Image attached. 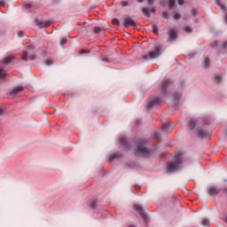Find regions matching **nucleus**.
Here are the masks:
<instances>
[{"label": "nucleus", "mask_w": 227, "mask_h": 227, "mask_svg": "<svg viewBox=\"0 0 227 227\" xmlns=\"http://www.w3.org/2000/svg\"><path fill=\"white\" fill-rule=\"evenodd\" d=\"M160 46H155L154 51H149L148 54L144 57L145 59H155V58H159V56H160Z\"/></svg>", "instance_id": "obj_2"}, {"label": "nucleus", "mask_w": 227, "mask_h": 227, "mask_svg": "<svg viewBox=\"0 0 227 227\" xmlns=\"http://www.w3.org/2000/svg\"><path fill=\"white\" fill-rule=\"evenodd\" d=\"M216 4L220 6L221 10H226V6L223 4L222 0H216Z\"/></svg>", "instance_id": "obj_14"}, {"label": "nucleus", "mask_w": 227, "mask_h": 227, "mask_svg": "<svg viewBox=\"0 0 227 227\" xmlns=\"http://www.w3.org/2000/svg\"><path fill=\"white\" fill-rule=\"evenodd\" d=\"M153 33L157 34V26L155 25L153 26Z\"/></svg>", "instance_id": "obj_31"}, {"label": "nucleus", "mask_w": 227, "mask_h": 227, "mask_svg": "<svg viewBox=\"0 0 227 227\" xmlns=\"http://www.w3.org/2000/svg\"><path fill=\"white\" fill-rule=\"evenodd\" d=\"M112 24H114V26H119L120 25V20H118V19H114L112 20Z\"/></svg>", "instance_id": "obj_19"}, {"label": "nucleus", "mask_w": 227, "mask_h": 227, "mask_svg": "<svg viewBox=\"0 0 227 227\" xmlns=\"http://www.w3.org/2000/svg\"><path fill=\"white\" fill-rule=\"evenodd\" d=\"M204 67H205V68H207V67H210V59L209 58L204 59Z\"/></svg>", "instance_id": "obj_15"}, {"label": "nucleus", "mask_w": 227, "mask_h": 227, "mask_svg": "<svg viewBox=\"0 0 227 227\" xmlns=\"http://www.w3.org/2000/svg\"><path fill=\"white\" fill-rule=\"evenodd\" d=\"M135 210H137V212H138L140 214V215L143 217V219L145 221L148 220V215L145 213V211H143V207H141V205L139 204H136L134 206Z\"/></svg>", "instance_id": "obj_3"}, {"label": "nucleus", "mask_w": 227, "mask_h": 227, "mask_svg": "<svg viewBox=\"0 0 227 227\" xmlns=\"http://www.w3.org/2000/svg\"><path fill=\"white\" fill-rule=\"evenodd\" d=\"M90 207H92V208L95 207V202H92L91 204H90Z\"/></svg>", "instance_id": "obj_38"}, {"label": "nucleus", "mask_w": 227, "mask_h": 227, "mask_svg": "<svg viewBox=\"0 0 227 227\" xmlns=\"http://www.w3.org/2000/svg\"><path fill=\"white\" fill-rule=\"evenodd\" d=\"M166 127L168 126H163L162 130H166Z\"/></svg>", "instance_id": "obj_41"}, {"label": "nucleus", "mask_w": 227, "mask_h": 227, "mask_svg": "<svg viewBox=\"0 0 227 227\" xmlns=\"http://www.w3.org/2000/svg\"><path fill=\"white\" fill-rule=\"evenodd\" d=\"M177 3L178 4H184V0H178Z\"/></svg>", "instance_id": "obj_35"}, {"label": "nucleus", "mask_w": 227, "mask_h": 227, "mask_svg": "<svg viewBox=\"0 0 227 227\" xmlns=\"http://www.w3.org/2000/svg\"><path fill=\"white\" fill-rule=\"evenodd\" d=\"M28 49H35V46L29 45V46H28Z\"/></svg>", "instance_id": "obj_37"}, {"label": "nucleus", "mask_w": 227, "mask_h": 227, "mask_svg": "<svg viewBox=\"0 0 227 227\" xmlns=\"http://www.w3.org/2000/svg\"><path fill=\"white\" fill-rule=\"evenodd\" d=\"M114 159H116V155H114Z\"/></svg>", "instance_id": "obj_44"}, {"label": "nucleus", "mask_w": 227, "mask_h": 227, "mask_svg": "<svg viewBox=\"0 0 227 227\" xmlns=\"http://www.w3.org/2000/svg\"><path fill=\"white\" fill-rule=\"evenodd\" d=\"M197 13H198V10H196V9L192 10V14L193 16H196Z\"/></svg>", "instance_id": "obj_30"}, {"label": "nucleus", "mask_w": 227, "mask_h": 227, "mask_svg": "<svg viewBox=\"0 0 227 227\" xmlns=\"http://www.w3.org/2000/svg\"><path fill=\"white\" fill-rule=\"evenodd\" d=\"M121 4H122V6H127L128 3L127 2H122Z\"/></svg>", "instance_id": "obj_36"}, {"label": "nucleus", "mask_w": 227, "mask_h": 227, "mask_svg": "<svg viewBox=\"0 0 227 227\" xmlns=\"http://www.w3.org/2000/svg\"><path fill=\"white\" fill-rule=\"evenodd\" d=\"M18 36H24V31L18 32Z\"/></svg>", "instance_id": "obj_33"}, {"label": "nucleus", "mask_w": 227, "mask_h": 227, "mask_svg": "<svg viewBox=\"0 0 227 227\" xmlns=\"http://www.w3.org/2000/svg\"><path fill=\"white\" fill-rule=\"evenodd\" d=\"M2 114H4V112L2 109H0V116H2Z\"/></svg>", "instance_id": "obj_39"}, {"label": "nucleus", "mask_w": 227, "mask_h": 227, "mask_svg": "<svg viewBox=\"0 0 227 227\" xmlns=\"http://www.w3.org/2000/svg\"><path fill=\"white\" fill-rule=\"evenodd\" d=\"M100 31H104V28L100 27H97L94 28V33H100Z\"/></svg>", "instance_id": "obj_20"}, {"label": "nucleus", "mask_w": 227, "mask_h": 227, "mask_svg": "<svg viewBox=\"0 0 227 227\" xmlns=\"http://www.w3.org/2000/svg\"><path fill=\"white\" fill-rule=\"evenodd\" d=\"M184 31H185V33H192V28H191L190 27H184Z\"/></svg>", "instance_id": "obj_24"}, {"label": "nucleus", "mask_w": 227, "mask_h": 227, "mask_svg": "<svg viewBox=\"0 0 227 227\" xmlns=\"http://www.w3.org/2000/svg\"><path fill=\"white\" fill-rule=\"evenodd\" d=\"M183 162L182 153H177L175 156V160L167 164L168 172L173 173V171H177V169H180Z\"/></svg>", "instance_id": "obj_1"}, {"label": "nucleus", "mask_w": 227, "mask_h": 227, "mask_svg": "<svg viewBox=\"0 0 227 227\" xmlns=\"http://www.w3.org/2000/svg\"><path fill=\"white\" fill-rule=\"evenodd\" d=\"M207 193L209 194V196H215L219 194V191L215 187H210L207 189Z\"/></svg>", "instance_id": "obj_7"}, {"label": "nucleus", "mask_w": 227, "mask_h": 227, "mask_svg": "<svg viewBox=\"0 0 227 227\" xmlns=\"http://www.w3.org/2000/svg\"><path fill=\"white\" fill-rule=\"evenodd\" d=\"M174 19H175L176 20H178V19H180V13H178V12H174Z\"/></svg>", "instance_id": "obj_23"}, {"label": "nucleus", "mask_w": 227, "mask_h": 227, "mask_svg": "<svg viewBox=\"0 0 227 227\" xmlns=\"http://www.w3.org/2000/svg\"><path fill=\"white\" fill-rule=\"evenodd\" d=\"M152 12H153V9H152Z\"/></svg>", "instance_id": "obj_46"}, {"label": "nucleus", "mask_w": 227, "mask_h": 227, "mask_svg": "<svg viewBox=\"0 0 227 227\" xmlns=\"http://www.w3.org/2000/svg\"><path fill=\"white\" fill-rule=\"evenodd\" d=\"M129 227H134V225H130Z\"/></svg>", "instance_id": "obj_45"}, {"label": "nucleus", "mask_w": 227, "mask_h": 227, "mask_svg": "<svg viewBox=\"0 0 227 227\" xmlns=\"http://www.w3.org/2000/svg\"><path fill=\"white\" fill-rule=\"evenodd\" d=\"M13 61V57L9 56L5 59V63H12Z\"/></svg>", "instance_id": "obj_21"}, {"label": "nucleus", "mask_w": 227, "mask_h": 227, "mask_svg": "<svg viewBox=\"0 0 227 227\" xmlns=\"http://www.w3.org/2000/svg\"><path fill=\"white\" fill-rule=\"evenodd\" d=\"M137 152V153H141L142 155H148V153H150V151H148L145 144L139 145Z\"/></svg>", "instance_id": "obj_4"}, {"label": "nucleus", "mask_w": 227, "mask_h": 227, "mask_svg": "<svg viewBox=\"0 0 227 227\" xmlns=\"http://www.w3.org/2000/svg\"><path fill=\"white\" fill-rule=\"evenodd\" d=\"M36 24L39 27H49L51 26V22L49 21H36Z\"/></svg>", "instance_id": "obj_10"}, {"label": "nucleus", "mask_w": 227, "mask_h": 227, "mask_svg": "<svg viewBox=\"0 0 227 227\" xmlns=\"http://www.w3.org/2000/svg\"><path fill=\"white\" fill-rule=\"evenodd\" d=\"M198 137L201 139H210V134H208L207 131L204 129L199 130Z\"/></svg>", "instance_id": "obj_5"}, {"label": "nucleus", "mask_w": 227, "mask_h": 227, "mask_svg": "<svg viewBox=\"0 0 227 227\" xmlns=\"http://www.w3.org/2000/svg\"><path fill=\"white\" fill-rule=\"evenodd\" d=\"M149 6L153 5L154 0H147Z\"/></svg>", "instance_id": "obj_32"}, {"label": "nucleus", "mask_w": 227, "mask_h": 227, "mask_svg": "<svg viewBox=\"0 0 227 227\" xmlns=\"http://www.w3.org/2000/svg\"><path fill=\"white\" fill-rule=\"evenodd\" d=\"M80 54H84V51H81Z\"/></svg>", "instance_id": "obj_43"}, {"label": "nucleus", "mask_w": 227, "mask_h": 227, "mask_svg": "<svg viewBox=\"0 0 227 227\" xmlns=\"http://www.w3.org/2000/svg\"><path fill=\"white\" fill-rule=\"evenodd\" d=\"M24 90V88L19 86V87H16L14 88L12 91H11V95L12 97H16V95L18 93H20V91H23Z\"/></svg>", "instance_id": "obj_8"}, {"label": "nucleus", "mask_w": 227, "mask_h": 227, "mask_svg": "<svg viewBox=\"0 0 227 227\" xmlns=\"http://www.w3.org/2000/svg\"><path fill=\"white\" fill-rule=\"evenodd\" d=\"M142 12L145 15H146L147 17L150 16V10H148V8H143Z\"/></svg>", "instance_id": "obj_17"}, {"label": "nucleus", "mask_w": 227, "mask_h": 227, "mask_svg": "<svg viewBox=\"0 0 227 227\" xmlns=\"http://www.w3.org/2000/svg\"><path fill=\"white\" fill-rule=\"evenodd\" d=\"M175 6V0H169V8H173Z\"/></svg>", "instance_id": "obj_25"}, {"label": "nucleus", "mask_w": 227, "mask_h": 227, "mask_svg": "<svg viewBox=\"0 0 227 227\" xmlns=\"http://www.w3.org/2000/svg\"><path fill=\"white\" fill-rule=\"evenodd\" d=\"M210 224V221L207 218L202 219V226H208Z\"/></svg>", "instance_id": "obj_16"}, {"label": "nucleus", "mask_w": 227, "mask_h": 227, "mask_svg": "<svg viewBox=\"0 0 227 227\" xmlns=\"http://www.w3.org/2000/svg\"><path fill=\"white\" fill-rule=\"evenodd\" d=\"M161 15L164 19H169V13L168 12H163Z\"/></svg>", "instance_id": "obj_22"}, {"label": "nucleus", "mask_w": 227, "mask_h": 227, "mask_svg": "<svg viewBox=\"0 0 227 227\" xmlns=\"http://www.w3.org/2000/svg\"><path fill=\"white\" fill-rule=\"evenodd\" d=\"M67 43V38L60 39V45H65Z\"/></svg>", "instance_id": "obj_26"}, {"label": "nucleus", "mask_w": 227, "mask_h": 227, "mask_svg": "<svg viewBox=\"0 0 227 227\" xmlns=\"http://www.w3.org/2000/svg\"><path fill=\"white\" fill-rule=\"evenodd\" d=\"M222 47H223V49H226V47H227V42L223 43Z\"/></svg>", "instance_id": "obj_34"}, {"label": "nucleus", "mask_w": 227, "mask_h": 227, "mask_svg": "<svg viewBox=\"0 0 227 227\" xmlns=\"http://www.w3.org/2000/svg\"><path fill=\"white\" fill-rule=\"evenodd\" d=\"M45 64L49 67V66H51L52 64V60L51 59H47L45 61Z\"/></svg>", "instance_id": "obj_28"}, {"label": "nucleus", "mask_w": 227, "mask_h": 227, "mask_svg": "<svg viewBox=\"0 0 227 227\" xmlns=\"http://www.w3.org/2000/svg\"><path fill=\"white\" fill-rule=\"evenodd\" d=\"M157 104V99H152L148 102L149 107H152V106H155Z\"/></svg>", "instance_id": "obj_18"}, {"label": "nucleus", "mask_w": 227, "mask_h": 227, "mask_svg": "<svg viewBox=\"0 0 227 227\" xmlns=\"http://www.w3.org/2000/svg\"><path fill=\"white\" fill-rule=\"evenodd\" d=\"M127 139L125 137L121 139V145H126Z\"/></svg>", "instance_id": "obj_29"}, {"label": "nucleus", "mask_w": 227, "mask_h": 227, "mask_svg": "<svg viewBox=\"0 0 227 227\" xmlns=\"http://www.w3.org/2000/svg\"><path fill=\"white\" fill-rule=\"evenodd\" d=\"M138 1V3H143V1H145V0H137Z\"/></svg>", "instance_id": "obj_42"}, {"label": "nucleus", "mask_w": 227, "mask_h": 227, "mask_svg": "<svg viewBox=\"0 0 227 227\" xmlns=\"http://www.w3.org/2000/svg\"><path fill=\"white\" fill-rule=\"evenodd\" d=\"M194 127H196V121H194V120L190 121L188 129L190 130H192V129H194Z\"/></svg>", "instance_id": "obj_13"}, {"label": "nucleus", "mask_w": 227, "mask_h": 227, "mask_svg": "<svg viewBox=\"0 0 227 227\" xmlns=\"http://www.w3.org/2000/svg\"><path fill=\"white\" fill-rule=\"evenodd\" d=\"M168 85H169V80H164L163 82L161 83L162 91H164Z\"/></svg>", "instance_id": "obj_12"}, {"label": "nucleus", "mask_w": 227, "mask_h": 227, "mask_svg": "<svg viewBox=\"0 0 227 227\" xmlns=\"http://www.w3.org/2000/svg\"><path fill=\"white\" fill-rule=\"evenodd\" d=\"M27 8H31V4H27Z\"/></svg>", "instance_id": "obj_40"}, {"label": "nucleus", "mask_w": 227, "mask_h": 227, "mask_svg": "<svg viewBox=\"0 0 227 227\" xmlns=\"http://www.w3.org/2000/svg\"><path fill=\"white\" fill-rule=\"evenodd\" d=\"M4 77V71L3 69H0V79H3Z\"/></svg>", "instance_id": "obj_27"}, {"label": "nucleus", "mask_w": 227, "mask_h": 227, "mask_svg": "<svg viewBox=\"0 0 227 227\" xmlns=\"http://www.w3.org/2000/svg\"><path fill=\"white\" fill-rule=\"evenodd\" d=\"M124 26L125 27H129V26L134 27L136 26V21L129 17H126L124 18Z\"/></svg>", "instance_id": "obj_6"}, {"label": "nucleus", "mask_w": 227, "mask_h": 227, "mask_svg": "<svg viewBox=\"0 0 227 227\" xmlns=\"http://www.w3.org/2000/svg\"><path fill=\"white\" fill-rule=\"evenodd\" d=\"M23 61H29V59H35V55H28L27 51H24L22 54Z\"/></svg>", "instance_id": "obj_9"}, {"label": "nucleus", "mask_w": 227, "mask_h": 227, "mask_svg": "<svg viewBox=\"0 0 227 227\" xmlns=\"http://www.w3.org/2000/svg\"><path fill=\"white\" fill-rule=\"evenodd\" d=\"M168 35H169V38H171V40H175L176 38L177 32L175 29H171L169 31Z\"/></svg>", "instance_id": "obj_11"}]
</instances>
